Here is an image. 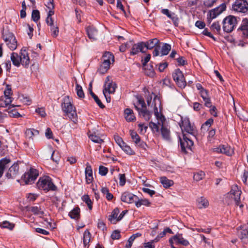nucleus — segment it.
Returning a JSON list of instances; mask_svg holds the SVG:
<instances>
[{
  "mask_svg": "<svg viewBox=\"0 0 248 248\" xmlns=\"http://www.w3.org/2000/svg\"><path fill=\"white\" fill-rule=\"evenodd\" d=\"M149 126L152 129L153 132H159V127L158 126V125L156 124L153 122L152 121H151L149 123Z\"/></svg>",
  "mask_w": 248,
  "mask_h": 248,
  "instance_id": "nucleus-56",
  "label": "nucleus"
},
{
  "mask_svg": "<svg viewBox=\"0 0 248 248\" xmlns=\"http://www.w3.org/2000/svg\"><path fill=\"white\" fill-rule=\"evenodd\" d=\"M197 205L199 209L205 208L208 206L209 202L204 197H201L197 200Z\"/></svg>",
  "mask_w": 248,
  "mask_h": 248,
  "instance_id": "nucleus-34",
  "label": "nucleus"
},
{
  "mask_svg": "<svg viewBox=\"0 0 248 248\" xmlns=\"http://www.w3.org/2000/svg\"><path fill=\"white\" fill-rule=\"evenodd\" d=\"M130 132L131 139L133 140L134 143H137L138 142H139L140 138V136L137 134V133L136 131L132 130H130Z\"/></svg>",
  "mask_w": 248,
  "mask_h": 248,
  "instance_id": "nucleus-47",
  "label": "nucleus"
},
{
  "mask_svg": "<svg viewBox=\"0 0 248 248\" xmlns=\"http://www.w3.org/2000/svg\"><path fill=\"white\" fill-rule=\"evenodd\" d=\"M199 93L204 101V106L208 108L212 107L211 100L209 96L208 91L205 89L203 90V91L200 92Z\"/></svg>",
  "mask_w": 248,
  "mask_h": 248,
  "instance_id": "nucleus-20",
  "label": "nucleus"
},
{
  "mask_svg": "<svg viewBox=\"0 0 248 248\" xmlns=\"http://www.w3.org/2000/svg\"><path fill=\"white\" fill-rule=\"evenodd\" d=\"M145 45V47L146 49H152L160 45L159 40L155 38L152 39H150L146 42H144Z\"/></svg>",
  "mask_w": 248,
  "mask_h": 248,
  "instance_id": "nucleus-24",
  "label": "nucleus"
},
{
  "mask_svg": "<svg viewBox=\"0 0 248 248\" xmlns=\"http://www.w3.org/2000/svg\"><path fill=\"white\" fill-rule=\"evenodd\" d=\"M172 78L177 86L183 89L186 85L184 74L180 69L177 68L172 73Z\"/></svg>",
  "mask_w": 248,
  "mask_h": 248,
  "instance_id": "nucleus-10",
  "label": "nucleus"
},
{
  "mask_svg": "<svg viewBox=\"0 0 248 248\" xmlns=\"http://www.w3.org/2000/svg\"><path fill=\"white\" fill-rule=\"evenodd\" d=\"M160 132L164 140L168 141L170 140V130L163 124L161 125Z\"/></svg>",
  "mask_w": 248,
  "mask_h": 248,
  "instance_id": "nucleus-29",
  "label": "nucleus"
},
{
  "mask_svg": "<svg viewBox=\"0 0 248 248\" xmlns=\"http://www.w3.org/2000/svg\"><path fill=\"white\" fill-rule=\"evenodd\" d=\"M204 172L202 171H200L194 174L193 179L196 181H199L202 180L204 177Z\"/></svg>",
  "mask_w": 248,
  "mask_h": 248,
  "instance_id": "nucleus-48",
  "label": "nucleus"
},
{
  "mask_svg": "<svg viewBox=\"0 0 248 248\" xmlns=\"http://www.w3.org/2000/svg\"><path fill=\"white\" fill-rule=\"evenodd\" d=\"M110 62L108 60H103L102 64L100 66L98 71L101 74H104L109 69Z\"/></svg>",
  "mask_w": 248,
  "mask_h": 248,
  "instance_id": "nucleus-32",
  "label": "nucleus"
},
{
  "mask_svg": "<svg viewBox=\"0 0 248 248\" xmlns=\"http://www.w3.org/2000/svg\"><path fill=\"white\" fill-rule=\"evenodd\" d=\"M62 110L67 115L69 119L75 124L78 122V115L75 107L72 104L68 95L64 96L61 103Z\"/></svg>",
  "mask_w": 248,
  "mask_h": 248,
  "instance_id": "nucleus-1",
  "label": "nucleus"
},
{
  "mask_svg": "<svg viewBox=\"0 0 248 248\" xmlns=\"http://www.w3.org/2000/svg\"><path fill=\"white\" fill-rule=\"evenodd\" d=\"M38 171L32 168H31L29 170L26 172L21 177V179L26 185L31 184L38 176Z\"/></svg>",
  "mask_w": 248,
  "mask_h": 248,
  "instance_id": "nucleus-7",
  "label": "nucleus"
},
{
  "mask_svg": "<svg viewBox=\"0 0 248 248\" xmlns=\"http://www.w3.org/2000/svg\"><path fill=\"white\" fill-rule=\"evenodd\" d=\"M121 236L120 231L118 230H114L111 235V238L113 240L119 239Z\"/></svg>",
  "mask_w": 248,
  "mask_h": 248,
  "instance_id": "nucleus-57",
  "label": "nucleus"
},
{
  "mask_svg": "<svg viewBox=\"0 0 248 248\" xmlns=\"http://www.w3.org/2000/svg\"><path fill=\"white\" fill-rule=\"evenodd\" d=\"M156 66H158V71L160 72H163L165 68L168 66V63L167 62L163 63H160L158 65L156 64Z\"/></svg>",
  "mask_w": 248,
  "mask_h": 248,
  "instance_id": "nucleus-61",
  "label": "nucleus"
},
{
  "mask_svg": "<svg viewBox=\"0 0 248 248\" xmlns=\"http://www.w3.org/2000/svg\"><path fill=\"white\" fill-rule=\"evenodd\" d=\"M232 10L236 12L245 14L248 11V2L246 0H235L232 4Z\"/></svg>",
  "mask_w": 248,
  "mask_h": 248,
  "instance_id": "nucleus-11",
  "label": "nucleus"
},
{
  "mask_svg": "<svg viewBox=\"0 0 248 248\" xmlns=\"http://www.w3.org/2000/svg\"><path fill=\"white\" fill-rule=\"evenodd\" d=\"M226 9V4L225 3H222L219 6L210 10L207 14V22L210 24L212 20L216 18L218 15L221 14Z\"/></svg>",
  "mask_w": 248,
  "mask_h": 248,
  "instance_id": "nucleus-9",
  "label": "nucleus"
},
{
  "mask_svg": "<svg viewBox=\"0 0 248 248\" xmlns=\"http://www.w3.org/2000/svg\"><path fill=\"white\" fill-rule=\"evenodd\" d=\"M103 60H108L110 62L111 60L113 62L114 61V56L113 54L110 52H106L103 55Z\"/></svg>",
  "mask_w": 248,
  "mask_h": 248,
  "instance_id": "nucleus-51",
  "label": "nucleus"
},
{
  "mask_svg": "<svg viewBox=\"0 0 248 248\" xmlns=\"http://www.w3.org/2000/svg\"><path fill=\"white\" fill-rule=\"evenodd\" d=\"M92 83L93 81H92L90 84H89V92L91 95L92 96V97L96 103L98 105V106L101 108H105V106L102 103L101 100L99 99L98 97L94 93L92 90Z\"/></svg>",
  "mask_w": 248,
  "mask_h": 248,
  "instance_id": "nucleus-27",
  "label": "nucleus"
},
{
  "mask_svg": "<svg viewBox=\"0 0 248 248\" xmlns=\"http://www.w3.org/2000/svg\"><path fill=\"white\" fill-rule=\"evenodd\" d=\"M120 212V210L118 207L115 208L111 212V215L109 216L108 219L112 221V219L117 218V216Z\"/></svg>",
  "mask_w": 248,
  "mask_h": 248,
  "instance_id": "nucleus-49",
  "label": "nucleus"
},
{
  "mask_svg": "<svg viewBox=\"0 0 248 248\" xmlns=\"http://www.w3.org/2000/svg\"><path fill=\"white\" fill-rule=\"evenodd\" d=\"M237 32L241 35L243 39H248V18H243L239 27L237 29Z\"/></svg>",
  "mask_w": 248,
  "mask_h": 248,
  "instance_id": "nucleus-13",
  "label": "nucleus"
},
{
  "mask_svg": "<svg viewBox=\"0 0 248 248\" xmlns=\"http://www.w3.org/2000/svg\"><path fill=\"white\" fill-rule=\"evenodd\" d=\"M11 60L13 64L18 67L21 64L20 55L19 56L17 53L13 52L11 56Z\"/></svg>",
  "mask_w": 248,
  "mask_h": 248,
  "instance_id": "nucleus-36",
  "label": "nucleus"
},
{
  "mask_svg": "<svg viewBox=\"0 0 248 248\" xmlns=\"http://www.w3.org/2000/svg\"><path fill=\"white\" fill-rule=\"evenodd\" d=\"M151 204V202L149 201L148 200L146 199H140L138 197L136 202V206L137 208L140 207L141 205H145L146 206H150Z\"/></svg>",
  "mask_w": 248,
  "mask_h": 248,
  "instance_id": "nucleus-38",
  "label": "nucleus"
},
{
  "mask_svg": "<svg viewBox=\"0 0 248 248\" xmlns=\"http://www.w3.org/2000/svg\"><path fill=\"white\" fill-rule=\"evenodd\" d=\"M214 123V119L212 118L208 119L205 123H204L202 125L201 129L205 128V126H207L208 128L211 126V125Z\"/></svg>",
  "mask_w": 248,
  "mask_h": 248,
  "instance_id": "nucleus-60",
  "label": "nucleus"
},
{
  "mask_svg": "<svg viewBox=\"0 0 248 248\" xmlns=\"http://www.w3.org/2000/svg\"><path fill=\"white\" fill-rule=\"evenodd\" d=\"M21 58V64L25 68L28 67L30 63V58L28 52L26 50H21L20 53Z\"/></svg>",
  "mask_w": 248,
  "mask_h": 248,
  "instance_id": "nucleus-19",
  "label": "nucleus"
},
{
  "mask_svg": "<svg viewBox=\"0 0 248 248\" xmlns=\"http://www.w3.org/2000/svg\"><path fill=\"white\" fill-rule=\"evenodd\" d=\"M108 172V169L103 166L99 167V173L101 176H105Z\"/></svg>",
  "mask_w": 248,
  "mask_h": 248,
  "instance_id": "nucleus-58",
  "label": "nucleus"
},
{
  "mask_svg": "<svg viewBox=\"0 0 248 248\" xmlns=\"http://www.w3.org/2000/svg\"><path fill=\"white\" fill-rule=\"evenodd\" d=\"M181 120L182 123L180 124V126L182 129L183 134L184 131L188 134L196 137V135L198 134L197 130L194 125L191 124L189 118H185L184 120L182 119Z\"/></svg>",
  "mask_w": 248,
  "mask_h": 248,
  "instance_id": "nucleus-6",
  "label": "nucleus"
},
{
  "mask_svg": "<svg viewBox=\"0 0 248 248\" xmlns=\"http://www.w3.org/2000/svg\"><path fill=\"white\" fill-rule=\"evenodd\" d=\"M161 12L171 19L175 26H178L179 18L174 13H171L168 9H162Z\"/></svg>",
  "mask_w": 248,
  "mask_h": 248,
  "instance_id": "nucleus-18",
  "label": "nucleus"
},
{
  "mask_svg": "<svg viewBox=\"0 0 248 248\" xmlns=\"http://www.w3.org/2000/svg\"><path fill=\"white\" fill-rule=\"evenodd\" d=\"M119 184L121 186H124L126 182L125 174H119Z\"/></svg>",
  "mask_w": 248,
  "mask_h": 248,
  "instance_id": "nucleus-62",
  "label": "nucleus"
},
{
  "mask_svg": "<svg viewBox=\"0 0 248 248\" xmlns=\"http://www.w3.org/2000/svg\"><path fill=\"white\" fill-rule=\"evenodd\" d=\"M121 148L127 154H128L129 155H135L134 151L132 150L131 148L130 147V146L127 145L125 143H124V144H123Z\"/></svg>",
  "mask_w": 248,
  "mask_h": 248,
  "instance_id": "nucleus-45",
  "label": "nucleus"
},
{
  "mask_svg": "<svg viewBox=\"0 0 248 248\" xmlns=\"http://www.w3.org/2000/svg\"><path fill=\"white\" fill-rule=\"evenodd\" d=\"M12 100L13 98L12 97L5 98L3 96L0 97V107L4 108L9 105L8 107L9 109L14 108L15 106L11 104Z\"/></svg>",
  "mask_w": 248,
  "mask_h": 248,
  "instance_id": "nucleus-23",
  "label": "nucleus"
},
{
  "mask_svg": "<svg viewBox=\"0 0 248 248\" xmlns=\"http://www.w3.org/2000/svg\"><path fill=\"white\" fill-rule=\"evenodd\" d=\"M114 139L116 143L120 147L122 146L123 144H124V142L123 141L122 138L118 135H114Z\"/></svg>",
  "mask_w": 248,
  "mask_h": 248,
  "instance_id": "nucleus-59",
  "label": "nucleus"
},
{
  "mask_svg": "<svg viewBox=\"0 0 248 248\" xmlns=\"http://www.w3.org/2000/svg\"><path fill=\"white\" fill-rule=\"evenodd\" d=\"M0 226L1 228H7L10 230H12L14 227V225L13 224L10 223L8 221H4L0 223Z\"/></svg>",
  "mask_w": 248,
  "mask_h": 248,
  "instance_id": "nucleus-50",
  "label": "nucleus"
},
{
  "mask_svg": "<svg viewBox=\"0 0 248 248\" xmlns=\"http://www.w3.org/2000/svg\"><path fill=\"white\" fill-rule=\"evenodd\" d=\"M116 87V84L113 83L112 81L108 83V84H105L104 88L103 90L104 95H105V93L107 92H108L109 94L113 93L115 92V89Z\"/></svg>",
  "mask_w": 248,
  "mask_h": 248,
  "instance_id": "nucleus-25",
  "label": "nucleus"
},
{
  "mask_svg": "<svg viewBox=\"0 0 248 248\" xmlns=\"http://www.w3.org/2000/svg\"><path fill=\"white\" fill-rule=\"evenodd\" d=\"M202 33L211 38H212L215 41H217L216 38L213 35V34L209 31H208L207 28H205L202 31Z\"/></svg>",
  "mask_w": 248,
  "mask_h": 248,
  "instance_id": "nucleus-63",
  "label": "nucleus"
},
{
  "mask_svg": "<svg viewBox=\"0 0 248 248\" xmlns=\"http://www.w3.org/2000/svg\"><path fill=\"white\" fill-rule=\"evenodd\" d=\"M242 191L239 188L238 186L236 185H233L232 186L231 190L228 194L233 196L232 198L233 199L235 204L236 206H239L240 208H242L244 207V205L240 204V196L241 195Z\"/></svg>",
  "mask_w": 248,
  "mask_h": 248,
  "instance_id": "nucleus-12",
  "label": "nucleus"
},
{
  "mask_svg": "<svg viewBox=\"0 0 248 248\" xmlns=\"http://www.w3.org/2000/svg\"><path fill=\"white\" fill-rule=\"evenodd\" d=\"M145 74L146 75L151 78H153L155 75V73L153 67V62H150L149 66H148L147 68H145Z\"/></svg>",
  "mask_w": 248,
  "mask_h": 248,
  "instance_id": "nucleus-37",
  "label": "nucleus"
},
{
  "mask_svg": "<svg viewBox=\"0 0 248 248\" xmlns=\"http://www.w3.org/2000/svg\"><path fill=\"white\" fill-rule=\"evenodd\" d=\"M76 90L77 95L78 96V97L80 98H84L85 94L82 89V88L80 85H79L77 83H76Z\"/></svg>",
  "mask_w": 248,
  "mask_h": 248,
  "instance_id": "nucleus-43",
  "label": "nucleus"
},
{
  "mask_svg": "<svg viewBox=\"0 0 248 248\" xmlns=\"http://www.w3.org/2000/svg\"><path fill=\"white\" fill-rule=\"evenodd\" d=\"M13 94L11 85L7 84L6 85V89L4 91L3 97L5 98L11 97L10 95Z\"/></svg>",
  "mask_w": 248,
  "mask_h": 248,
  "instance_id": "nucleus-52",
  "label": "nucleus"
},
{
  "mask_svg": "<svg viewBox=\"0 0 248 248\" xmlns=\"http://www.w3.org/2000/svg\"><path fill=\"white\" fill-rule=\"evenodd\" d=\"M86 31L88 37L93 40H96L97 30L93 26H89L86 28Z\"/></svg>",
  "mask_w": 248,
  "mask_h": 248,
  "instance_id": "nucleus-26",
  "label": "nucleus"
},
{
  "mask_svg": "<svg viewBox=\"0 0 248 248\" xmlns=\"http://www.w3.org/2000/svg\"><path fill=\"white\" fill-rule=\"evenodd\" d=\"M40 18V12L38 10H33L32 11L31 19L35 22L37 23Z\"/></svg>",
  "mask_w": 248,
  "mask_h": 248,
  "instance_id": "nucleus-46",
  "label": "nucleus"
},
{
  "mask_svg": "<svg viewBox=\"0 0 248 248\" xmlns=\"http://www.w3.org/2000/svg\"><path fill=\"white\" fill-rule=\"evenodd\" d=\"M91 233L88 230H86L83 234V244L84 247H86L89 244L90 241Z\"/></svg>",
  "mask_w": 248,
  "mask_h": 248,
  "instance_id": "nucleus-41",
  "label": "nucleus"
},
{
  "mask_svg": "<svg viewBox=\"0 0 248 248\" xmlns=\"http://www.w3.org/2000/svg\"><path fill=\"white\" fill-rule=\"evenodd\" d=\"M171 50V46L167 43H164L161 50V56L167 55Z\"/></svg>",
  "mask_w": 248,
  "mask_h": 248,
  "instance_id": "nucleus-39",
  "label": "nucleus"
},
{
  "mask_svg": "<svg viewBox=\"0 0 248 248\" xmlns=\"http://www.w3.org/2000/svg\"><path fill=\"white\" fill-rule=\"evenodd\" d=\"M178 66H184L187 64V62L183 56H179L176 59Z\"/></svg>",
  "mask_w": 248,
  "mask_h": 248,
  "instance_id": "nucleus-54",
  "label": "nucleus"
},
{
  "mask_svg": "<svg viewBox=\"0 0 248 248\" xmlns=\"http://www.w3.org/2000/svg\"><path fill=\"white\" fill-rule=\"evenodd\" d=\"M19 168L18 161L14 163L6 173L5 177L8 179H15L18 174Z\"/></svg>",
  "mask_w": 248,
  "mask_h": 248,
  "instance_id": "nucleus-15",
  "label": "nucleus"
},
{
  "mask_svg": "<svg viewBox=\"0 0 248 248\" xmlns=\"http://www.w3.org/2000/svg\"><path fill=\"white\" fill-rule=\"evenodd\" d=\"M154 113L157 119H160L161 121H162V119L165 120V117L164 116V115L162 114H159L157 107H156L155 104L154 107Z\"/></svg>",
  "mask_w": 248,
  "mask_h": 248,
  "instance_id": "nucleus-55",
  "label": "nucleus"
},
{
  "mask_svg": "<svg viewBox=\"0 0 248 248\" xmlns=\"http://www.w3.org/2000/svg\"><path fill=\"white\" fill-rule=\"evenodd\" d=\"M11 162V160L9 157H5L0 160V178L3 174L4 170L8 166V164Z\"/></svg>",
  "mask_w": 248,
  "mask_h": 248,
  "instance_id": "nucleus-28",
  "label": "nucleus"
},
{
  "mask_svg": "<svg viewBox=\"0 0 248 248\" xmlns=\"http://www.w3.org/2000/svg\"><path fill=\"white\" fill-rule=\"evenodd\" d=\"M124 114L125 119L127 122H133L136 120V117L132 109L126 108L124 110Z\"/></svg>",
  "mask_w": 248,
  "mask_h": 248,
  "instance_id": "nucleus-30",
  "label": "nucleus"
},
{
  "mask_svg": "<svg viewBox=\"0 0 248 248\" xmlns=\"http://www.w3.org/2000/svg\"><path fill=\"white\" fill-rule=\"evenodd\" d=\"M50 27V31L52 32V35L54 37H56L59 34V28L57 25H52L49 26Z\"/></svg>",
  "mask_w": 248,
  "mask_h": 248,
  "instance_id": "nucleus-53",
  "label": "nucleus"
},
{
  "mask_svg": "<svg viewBox=\"0 0 248 248\" xmlns=\"http://www.w3.org/2000/svg\"><path fill=\"white\" fill-rule=\"evenodd\" d=\"M80 209L79 207L78 206H77L69 213L68 215L70 218L75 220H78L79 219L80 217Z\"/></svg>",
  "mask_w": 248,
  "mask_h": 248,
  "instance_id": "nucleus-33",
  "label": "nucleus"
},
{
  "mask_svg": "<svg viewBox=\"0 0 248 248\" xmlns=\"http://www.w3.org/2000/svg\"><path fill=\"white\" fill-rule=\"evenodd\" d=\"M85 172L87 184H90L92 183L93 179V170L91 166L88 162L86 163Z\"/></svg>",
  "mask_w": 248,
  "mask_h": 248,
  "instance_id": "nucleus-21",
  "label": "nucleus"
},
{
  "mask_svg": "<svg viewBox=\"0 0 248 248\" xmlns=\"http://www.w3.org/2000/svg\"><path fill=\"white\" fill-rule=\"evenodd\" d=\"M160 180V183L165 188H169L174 184V182L172 180L168 179L165 176L161 177Z\"/></svg>",
  "mask_w": 248,
  "mask_h": 248,
  "instance_id": "nucleus-35",
  "label": "nucleus"
},
{
  "mask_svg": "<svg viewBox=\"0 0 248 248\" xmlns=\"http://www.w3.org/2000/svg\"><path fill=\"white\" fill-rule=\"evenodd\" d=\"M179 140L181 149V152L184 154H187V151H192V147L194 144L193 141L190 140L186 134H183V139L179 137Z\"/></svg>",
  "mask_w": 248,
  "mask_h": 248,
  "instance_id": "nucleus-8",
  "label": "nucleus"
},
{
  "mask_svg": "<svg viewBox=\"0 0 248 248\" xmlns=\"http://www.w3.org/2000/svg\"><path fill=\"white\" fill-rule=\"evenodd\" d=\"M221 154H225L228 156H231L232 152L231 150V147L228 145H221Z\"/></svg>",
  "mask_w": 248,
  "mask_h": 248,
  "instance_id": "nucleus-40",
  "label": "nucleus"
},
{
  "mask_svg": "<svg viewBox=\"0 0 248 248\" xmlns=\"http://www.w3.org/2000/svg\"><path fill=\"white\" fill-rule=\"evenodd\" d=\"M138 199V197L131 193L125 191L122 193L121 200L122 202L127 203H135Z\"/></svg>",
  "mask_w": 248,
  "mask_h": 248,
  "instance_id": "nucleus-16",
  "label": "nucleus"
},
{
  "mask_svg": "<svg viewBox=\"0 0 248 248\" xmlns=\"http://www.w3.org/2000/svg\"><path fill=\"white\" fill-rule=\"evenodd\" d=\"M35 112L40 115L42 117H45L46 115L45 108H36Z\"/></svg>",
  "mask_w": 248,
  "mask_h": 248,
  "instance_id": "nucleus-64",
  "label": "nucleus"
},
{
  "mask_svg": "<svg viewBox=\"0 0 248 248\" xmlns=\"http://www.w3.org/2000/svg\"><path fill=\"white\" fill-rule=\"evenodd\" d=\"M144 42H140L137 44L133 45L131 51H130V55H135L137 54L139 52L141 53H145V51L144 50L145 47Z\"/></svg>",
  "mask_w": 248,
  "mask_h": 248,
  "instance_id": "nucleus-17",
  "label": "nucleus"
},
{
  "mask_svg": "<svg viewBox=\"0 0 248 248\" xmlns=\"http://www.w3.org/2000/svg\"><path fill=\"white\" fill-rule=\"evenodd\" d=\"M89 139L93 142L96 143H101L104 142V140L96 134L95 132L89 131L88 133Z\"/></svg>",
  "mask_w": 248,
  "mask_h": 248,
  "instance_id": "nucleus-31",
  "label": "nucleus"
},
{
  "mask_svg": "<svg viewBox=\"0 0 248 248\" xmlns=\"http://www.w3.org/2000/svg\"><path fill=\"white\" fill-rule=\"evenodd\" d=\"M3 39L6 43L8 47L12 50L17 47V41L14 34L6 29H3L2 31Z\"/></svg>",
  "mask_w": 248,
  "mask_h": 248,
  "instance_id": "nucleus-4",
  "label": "nucleus"
},
{
  "mask_svg": "<svg viewBox=\"0 0 248 248\" xmlns=\"http://www.w3.org/2000/svg\"><path fill=\"white\" fill-rule=\"evenodd\" d=\"M210 28L213 31H216L217 33H220L221 27L218 21L214 22L211 25Z\"/></svg>",
  "mask_w": 248,
  "mask_h": 248,
  "instance_id": "nucleus-44",
  "label": "nucleus"
},
{
  "mask_svg": "<svg viewBox=\"0 0 248 248\" xmlns=\"http://www.w3.org/2000/svg\"><path fill=\"white\" fill-rule=\"evenodd\" d=\"M36 186L39 190H43L46 192L57 190V187L52 182V179L48 176L40 177L36 183Z\"/></svg>",
  "mask_w": 248,
  "mask_h": 248,
  "instance_id": "nucleus-2",
  "label": "nucleus"
},
{
  "mask_svg": "<svg viewBox=\"0 0 248 248\" xmlns=\"http://www.w3.org/2000/svg\"><path fill=\"white\" fill-rule=\"evenodd\" d=\"M82 200L87 204L90 210H92L93 209V202L91 200L88 195H83L82 197Z\"/></svg>",
  "mask_w": 248,
  "mask_h": 248,
  "instance_id": "nucleus-42",
  "label": "nucleus"
},
{
  "mask_svg": "<svg viewBox=\"0 0 248 248\" xmlns=\"http://www.w3.org/2000/svg\"><path fill=\"white\" fill-rule=\"evenodd\" d=\"M238 235L242 242L248 244V224L241 225L237 228Z\"/></svg>",
  "mask_w": 248,
  "mask_h": 248,
  "instance_id": "nucleus-14",
  "label": "nucleus"
},
{
  "mask_svg": "<svg viewBox=\"0 0 248 248\" xmlns=\"http://www.w3.org/2000/svg\"><path fill=\"white\" fill-rule=\"evenodd\" d=\"M240 19V17L232 15L227 16L222 21L223 31L227 33L232 32L236 28Z\"/></svg>",
  "mask_w": 248,
  "mask_h": 248,
  "instance_id": "nucleus-3",
  "label": "nucleus"
},
{
  "mask_svg": "<svg viewBox=\"0 0 248 248\" xmlns=\"http://www.w3.org/2000/svg\"><path fill=\"white\" fill-rule=\"evenodd\" d=\"M172 237L175 242V243L177 245H182L184 246H187L189 244V242L183 238L182 234L181 233H178L175 235L172 236Z\"/></svg>",
  "mask_w": 248,
  "mask_h": 248,
  "instance_id": "nucleus-22",
  "label": "nucleus"
},
{
  "mask_svg": "<svg viewBox=\"0 0 248 248\" xmlns=\"http://www.w3.org/2000/svg\"><path fill=\"white\" fill-rule=\"evenodd\" d=\"M136 98L139 104L141 105L142 108H140L135 105V108L138 110L140 115H142L146 121H148L151 117L152 112L147 109L146 105L142 97L138 95Z\"/></svg>",
  "mask_w": 248,
  "mask_h": 248,
  "instance_id": "nucleus-5",
  "label": "nucleus"
}]
</instances>
